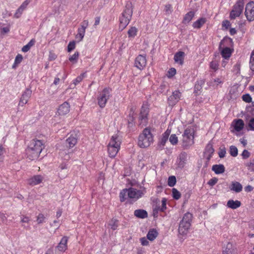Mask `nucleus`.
<instances>
[{
  "mask_svg": "<svg viewBox=\"0 0 254 254\" xmlns=\"http://www.w3.org/2000/svg\"><path fill=\"white\" fill-rule=\"evenodd\" d=\"M43 148V144L41 140H32L26 150L27 157L31 160L37 159Z\"/></svg>",
  "mask_w": 254,
  "mask_h": 254,
  "instance_id": "nucleus-1",
  "label": "nucleus"
},
{
  "mask_svg": "<svg viewBox=\"0 0 254 254\" xmlns=\"http://www.w3.org/2000/svg\"><path fill=\"white\" fill-rule=\"evenodd\" d=\"M121 140L117 134L113 135L108 145V152L110 157L114 158L120 149Z\"/></svg>",
  "mask_w": 254,
  "mask_h": 254,
  "instance_id": "nucleus-2",
  "label": "nucleus"
},
{
  "mask_svg": "<svg viewBox=\"0 0 254 254\" xmlns=\"http://www.w3.org/2000/svg\"><path fill=\"white\" fill-rule=\"evenodd\" d=\"M153 142V136L150 129L145 128L138 137V146L141 148L148 147Z\"/></svg>",
  "mask_w": 254,
  "mask_h": 254,
  "instance_id": "nucleus-3",
  "label": "nucleus"
},
{
  "mask_svg": "<svg viewBox=\"0 0 254 254\" xmlns=\"http://www.w3.org/2000/svg\"><path fill=\"white\" fill-rule=\"evenodd\" d=\"M133 12L132 3L130 2L127 3L126 8L120 18V27L124 29L129 23Z\"/></svg>",
  "mask_w": 254,
  "mask_h": 254,
  "instance_id": "nucleus-4",
  "label": "nucleus"
},
{
  "mask_svg": "<svg viewBox=\"0 0 254 254\" xmlns=\"http://www.w3.org/2000/svg\"><path fill=\"white\" fill-rule=\"evenodd\" d=\"M194 129L192 127L187 128L182 135V145L187 148L194 143Z\"/></svg>",
  "mask_w": 254,
  "mask_h": 254,
  "instance_id": "nucleus-5",
  "label": "nucleus"
},
{
  "mask_svg": "<svg viewBox=\"0 0 254 254\" xmlns=\"http://www.w3.org/2000/svg\"><path fill=\"white\" fill-rule=\"evenodd\" d=\"M111 89L105 88L99 93L97 100L100 108H103L106 106L107 101L111 96Z\"/></svg>",
  "mask_w": 254,
  "mask_h": 254,
  "instance_id": "nucleus-6",
  "label": "nucleus"
},
{
  "mask_svg": "<svg viewBox=\"0 0 254 254\" xmlns=\"http://www.w3.org/2000/svg\"><path fill=\"white\" fill-rule=\"evenodd\" d=\"M244 7V0H238L233 6L230 13V18L234 19L239 17L242 13Z\"/></svg>",
  "mask_w": 254,
  "mask_h": 254,
  "instance_id": "nucleus-7",
  "label": "nucleus"
},
{
  "mask_svg": "<svg viewBox=\"0 0 254 254\" xmlns=\"http://www.w3.org/2000/svg\"><path fill=\"white\" fill-rule=\"evenodd\" d=\"M88 26V21L87 20H83L80 24V27L78 28L77 34L75 36V38L77 40L78 42H80L83 39L85 30Z\"/></svg>",
  "mask_w": 254,
  "mask_h": 254,
  "instance_id": "nucleus-8",
  "label": "nucleus"
},
{
  "mask_svg": "<svg viewBox=\"0 0 254 254\" xmlns=\"http://www.w3.org/2000/svg\"><path fill=\"white\" fill-rule=\"evenodd\" d=\"M245 14L249 21L254 20V1H252L247 4Z\"/></svg>",
  "mask_w": 254,
  "mask_h": 254,
  "instance_id": "nucleus-9",
  "label": "nucleus"
},
{
  "mask_svg": "<svg viewBox=\"0 0 254 254\" xmlns=\"http://www.w3.org/2000/svg\"><path fill=\"white\" fill-rule=\"evenodd\" d=\"M128 197L135 200L142 197L145 192V190H137L134 188H130L127 189Z\"/></svg>",
  "mask_w": 254,
  "mask_h": 254,
  "instance_id": "nucleus-10",
  "label": "nucleus"
},
{
  "mask_svg": "<svg viewBox=\"0 0 254 254\" xmlns=\"http://www.w3.org/2000/svg\"><path fill=\"white\" fill-rule=\"evenodd\" d=\"M68 238L64 236L62 238L60 243L56 248V252L58 254H61L64 252L67 249V241Z\"/></svg>",
  "mask_w": 254,
  "mask_h": 254,
  "instance_id": "nucleus-11",
  "label": "nucleus"
},
{
  "mask_svg": "<svg viewBox=\"0 0 254 254\" xmlns=\"http://www.w3.org/2000/svg\"><path fill=\"white\" fill-rule=\"evenodd\" d=\"M167 199L165 198H163L161 200V204H157L153 206V214L154 217H158V213L159 211L164 212L167 208L166 207Z\"/></svg>",
  "mask_w": 254,
  "mask_h": 254,
  "instance_id": "nucleus-12",
  "label": "nucleus"
},
{
  "mask_svg": "<svg viewBox=\"0 0 254 254\" xmlns=\"http://www.w3.org/2000/svg\"><path fill=\"white\" fill-rule=\"evenodd\" d=\"M149 112V109L146 105H143L141 107L140 116H139V120L140 121V124H142V125H146L147 122V116Z\"/></svg>",
  "mask_w": 254,
  "mask_h": 254,
  "instance_id": "nucleus-13",
  "label": "nucleus"
},
{
  "mask_svg": "<svg viewBox=\"0 0 254 254\" xmlns=\"http://www.w3.org/2000/svg\"><path fill=\"white\" fill-rule=\"evenodd\" d=\"M181 96V93L179 91H175L168 99L169 106H174L179 102Z\"/></svg>",
  "mask_w": 254,
  "mask_h": 254,
  "instance_id": "nucleus-14",
  "label": "nucleus"
},
{
  "mask_svg": "<svg viewBox=\"0 0 254 254\" xmlns=\"http://www.w3.org/2000/svg\"><path fill=\"white\" fill-rule=\"evenodd\" d=\"M31 94V90L29 88H26L21 96L19 102V105L23 106L25 104H26L30 98Z\"/></svg>",
  "mask_w": 254,
  "mask_h": 254,
  "instance_id": "nucleus-15",
  "label": "nucleus"
},
{
  "mask_svg": "<svg viewBox=\"0 0 254 254\" xmlns=\"http://www.w3.org/2000/svg\"><path fill=\"white\" fill-rule=\"evenodd\" d=\"M146 64V59L145 56L142 55L138 56L135 60L134 65L139 69H143Z\"/></svg>",
  "mask_w": 254,
  "mask_h": 254,
  "instance_id": "nucleus-16",
  "label": "nucleus"
},
{
  "mask_svg": "<svg viewBox=\"0 0 254 254\" xmlns=\"http://www.w3.org/2000/svg\"><path fill=\"white\" fill-rule=\"evenodd\" d=\"M69 111V104L67 102H64L59 107L57 111V114L59 116H64L68 114Z\"/></svg>",
  "mask_w": 254,
  "mask_h": 254,
  "instance_id": "nucleus-17",
  "label": "nucleus"
},
{
  "mask_svg": "<svg viewBox=\"0 0 254 254\" xmlns=\"http://www.w3.org/2000/svg\"><path fill=\"white\" fill-rule=\"evenodd\" d=\"M44 177L40 175H35L27 180L28 184L30 186H36L41 183L44 180Z\"/></svg>",
  "mask_w": 254,
  "mask_h": 254,
  "instance_id": "nucleus-18",
  "label": "nucleus"
},
{
  "mask_svg": "<svg viewBox=\"0 0 254 254\" xmlns=\"http://www.w3.org/2000/svg\"><path fill=\"white\" fill-rule=\"evenodd\" d=\"M190 224L180 222L178 228V232L180 235L185 236L187 235L190 228Z\"/></svg>",
  "mask_w": 254,
  "mask_h": 254,
  "instance_id": "nucleus-19",
  "label": "nucleus"
},
{
  "mask_svg": "<svg viewBox=\"0 0 254 254\" xmlns=\"http://www.w3.org/2000/svg\"><path fill=\"white\" fill-rule=\"evenodd\" d=\"M214 151V149L213 147L212 144L210 143L207 144L204 151V155L207 160V163L209 161L210 159L212 157Z\"/></svg>",
  "mask_w": 254,
  "mask_h": 254,
  "instance_id": "nucleus-20",
  "label": "nucleus"
},
{
  "mask_svg": "<svg viewBox=\"0 0 254 254\" xmlns=\"http://www.w3.org/2000/svg\"><path fill=\"white\" fill-rule=\"evenodd\" d=\"M185 56V54L184 52L179 51L177 52L174 57L175 62L180 65H183Z\"/></svg>",
  "mask_w": 254,
  "mask_h": 254,
  "instance_id": "nucleus-21",
  "label": "nucleus"
},
{
  "mask_svg": "<svg viewBox=\"0 0 254 254\" xmlns=\"http://www.w3.org/2000/svg\"><path fill=\"white\" fill-rule=\"evenodd\" d=\"M77 139L75 134H71L66 139V146L68 148H72L77 143Z\"/></svg>",
  "mask_w": 254,
  "mask_h": 254,
  "instance_id": "nucleus-22",
  "label": "nucleus"
},
{
  "mask_svg": "<svg viewBox=\"0 0 254 254\" xmlns=\"http://www.w3.org/2000/svg\"><path fill=\"white\" fill-rule=\"evenodd\" d=\"M234 129L237 131H240L244 127V121L242 119L235 120L232 123Z\"/></svg>",
  "mask_w": 254,
  "mask_h": 254,
  "instance_id": "nucleus-23",
  "label": "nucleus"
},
{
  "mask_svg": "<svg viewBox=\"0 0 254 254\" xmlns=\"http://www.w3.org/2000/svg\"><path fill=\"white\" fill-rule=\"evenodd\" d=\"M234 252L233 245L230 242H227L223 247L222 254H232Z\"/></svg>",
  "mask_w": 254,
  "mask_h": 254,
  "instance_id": "nucleus-24",
  "label": "nucleus"
},
{
  "mask_svg": "<svg viewBox=\"0 0 254 254\" xmlns=\"http://www.w3.org/2000/svg\"><path fill=\"white\" fill-rule=\"evenodd\" d=\"M171 131L167 129L163 134L160 140L159 141V145L160 147H163L168 140L169 136Z\"/></svg>",
  "mask_w": 254,
  "mask_h": 254,
  "instance_id": "nucleus-25",
  "label": "nucleus"
},
{
  "mask_svg": "<svg viewBox=\"0 0 254 254\" xmlns=\"http://www.w3.org/2000/svg\"><path fill=\"white\" fill-rule=\"evenodd\" d=\"M241 205V202L239 200H233L230 199L227 203V206L233 209H235L239 207Z\"/></svg>",
  "mask_w": 254,
  "mask_h": 254,
  "instance_id": "nucleus-26",
  "label": "nucleus"
},
{
  "mask_svg": "<svg viewBox=\"0 0 254 254\" xmlns=\"http://www.w3.org/2000/svg\"><path fill=\"white\" fill-rule=\"evenodd\" d=\"M212 170L216 174H220L225 172V168L222 164L214 165L212 167Z\"/></svg>",
  "mask_w": 254,
  "mask_h": 254,
  "instance_id": "nucleus-27",
  "label": "nucleus"
},
{
  "mask_svg": "<svg viewBox=\"0 0 254 254\" xmlns=\"http://www.w3.org/2000/svg\"><path fill=\"white\" fill-rule=\"evenodd\" d=\"M243 189L242 185L238 182H232L230 187V190L236 192H239L242 191Z\"/></svg>",
  "mask_w": 254,
  "mask_h": 254,
  "instance_id": "nucleus-28",
  "label": "nucleus"
},
{
  "mask_svg": "<svg viewBox=\"0 0 254 254\" xmlns=\"http://www.w3.org/2000/svg\"><path fill=\"white\" fill-rule=\"evenodd\" d=\"M187 154L185 152L181 153L179 156V162L178 166L180 168H183L187 161Z\"/></svg>",
  "mask_w": 254,
  "mask_h": 254,
  "instance_id": "nucleus-29",
  "label": "nucleus"
},
{
  "mask_svg": "<svg viewBox=\"0 0 254 254\" xmlns=\"http://www.w3.org/2000/svg\"><path fill=\"white\" fill-rule=\"evenodd\" d=\"M192 215L190 212L185 213L183 217L182 220L180 222H183L184 223H187L191 225L192 221Z\"/></svg>",
  "mask_w": 254,
  "mask_h": 254,
  "instance_id": "nucleus-30",
  "label": "nucleus"
},
{
  "mask_svg": "<svg viewBox=\"0 0 254 254\" xmlns=\"http://www.w3.org/2000/svg\"><path fill=\"white\" fill-rule=\"evenodd\" d=\"M134 214L136 217L140 218H145L147 217V212L142 209L135 210Z\"/></svg>",
  "mask_w": 254,
  "mask_h": 254,
  "instance_id": "nucleus-31",
  "label": "nucleus"
},
{
  "mask_svg": "<svg viewBox=\"0 0 254 254\" xmlns=\"http://www.w3.org/2000/svg\"><path fill=\"white\" fill-rule=\"evenodd\" d=\"M194 16V12L193 11H190L188 12L185 15L183 20V22L185 24L189 23L191 20Z\"/></svg>",
  "mask_w": 254,
  "mask_h": 254,
  "instance_id": "nucleus-32",
  "label": "nucleus"
},
{
  "mask_svg": "<svg viewBox=\"0 0 254 254\" xmlns=\"http://www.w3.org/2000/svg\"><path fill=\"white\" fill-rule=\"evenodd\" d=\"M158 236L157 231L153 229L149 231L147 235V238L150 241H153Z\"/></svg>",
  "mask_w": 254,
  "mask_h": 254,
  "instance_id": "nucleus-33",
  "label": "nucleus"
},
{
  "mask_svg": "<svg viewBox=\"0 0 254 254\" xmlns=\"http://www.w3.org/2000/svg\"><path fill=\"white\" fill-rule=\"evenodd\" d=\"M221 53L223 58L228 59L231 55L232 51L230 48L226 47L222 49Z\"/></svg>",
  "mask_w": 254,
  "mask_h": 254,
  "instance_id": "nucleus-34",
  "label": "nucleus"
},
{
  "mask_svg": "<svg viewBox=\"0 0 254 254\" xmlns=\"http://www.w3.org/2000/svg\"><path fill=\"white\" fill-rule=\"evenodd\" d=\"M206 22L204 18H201L193 22L192 26L194 28H200Z\"/></svg>",
  "mask_w": 254,
  "mask_h": 254,
  "instance_id": "nucleus-35",
  "label": "nucleus"
},
{
  "mask_svg": "<svg viewBox=\"0 0 254 254\" xmlns=\"http://www.w3.org/2000/svg\"><path fill=\"white\" fill-rule=\"evenodd\" d=\"M35 43V40L33 39H31L27 44L23 46L22 48V51L23 52H28L30 48L34 46Z\"/></svg>",
  "mask_w": 254,
  "mask_h": 254,
  "instance_id": "nucleus-36",
  "label": "nucleus"
},
{
  "mask_svg": "<svg viewBox=\"0 0 254 254\" xmlns=\"http://www.w3.org/2000/svg\"><path fill=\"white\" fill-rule=\"evenodd\" d=\"M138 30L135 27H131L128 31L129 38H133L136 35Z\"/></svg>",
  "mask_w": 254,
  "mask_h": 254,
  "instance_id": "nucleus-37",
  "label": "nucleus"
},
{
  "mask_svg": "<svg viewBox=\"0 0 254 254\" xmlns=\"http://www.w3.org/2000/svg\"><path fill=\"white\" fill-rule=\"evenodd\" d=\"M229 153L234 157L237 156L238 154V150L237 147L234 145L230 146L229 148Z\"/></svg>",
  "mask_w": 254,
  "mask_h": 254,
  "instance_id": "nucleus-38",
  "label": "nucleus"
},
{
  "mask_svg": "<svg viewBox=\"0 0 254 254\" xmlns=\"http://www.w3.org/2000/svg\"><path fill=\"white\" fill-rule=\"evenodd\" d=\"M109 225L113 230H115L118 227V221L116 219H112L109 222Z\"/></svg>",
  "mask_w": 254,
  "mask_h": 254,
  "instance_id": "nucleus-39",
  "label": "nucleus"
},
{
  "mask_svg": "<svg viewBox=\"0 0 254 254\" xmlns=\"http://www.w3.org/2000/svg\"><path fill=\"white\" fill-rule=\"evenodd\" d=\"M127 196L128 197L127 189H124L122 190L120 193L121 201L124 202L126 199Z\"/></svg>",
  "mask_w": 254,
  "mask_h": 254,
  "instance_id": "nucleus-40",
  "label": "nucleus"
},
{
  "mask_svg": "<svg viewBox=\"0 0 254 254\" xmlns=\"http://www.w3.org/2000/svg\"><path fill=\"white\" fill-rule=\"evenodd\" d=\"M23 60V57L20 54H18L14 60V63L13 65H12L13 68H15L17 65L19 64Z\"/></svg>",
  "mask_w": 254,
  "mask_h": 254,
  "instance_id": "nucleus-41",
  "label": "nucleus"
},
{
  "mask_svg": "<svg viewBox=\"0 0 254 254\" xmlns=\"http://www.w3.org/2000/svg\"><path fill=\"white\" fill-rule=\"evenodd\" d=\"M176 183V177L174 176H171L169 177L168 180V185L169 186L172 187L175 185Z\"/></svg>",
  "mask_w": 254,
  "mask_h": 254,
  "instance_id": "nucleus-42",
  "label": "nucleus"
},
{
  "mask_svg": "<svg viewBox=\"0 0 254 254\" xmlns=\"http://www.w3.org/2000/svg\"><path fill=\"white\" fill-rule=\"evenodd\" d=\"M169 141L172 145H176L178 142V137L175 134H172L170 136Z\"/></svg>",
  "mask_w": 254,
  "mask_h": 254,
  "instance_id": "nucleus-43",
  "label": "nucleus"
},
{
  "mask_svg": "<svg viewBox=\"0 0 254 254\" xmlns=\"http://www.w3.org/2000/svg\"><path fill=\"white\" fill-rule=\"evenodd\" d=\"M172 196L175 199H179L181 196V193L175 188L172 189Z\"/></svg>",
  "mask_w": 254,
  "mask_h": 254,
  "instance_id": "nucleus-44",
  "label": "nucleus"
},
{
  "mask_svg": "<svg viewBox=\"0 0 254 254\" xmlns=\"http://www.w3.org/2000/svg\"><path fill=\"white\" fill-rule=\"evenodd\" d=\"M85 75L86 73L84 72L77 76L73 81V83L74 85H76L77 84L80 82L82 80L83 78L85 76Z\"/></svg>",
  "mask_w": 254,
  "mask_h": 254,
  "instance_id": "nucleus-45",
  "label": "nucleus"
},
{
  "mask_svg": "<svg viewBox=\"0 0 254 254\" xmlns=\"http://www.w3.org/2000/svg\"><path fill=\"white\" fill-rule=\"evenodd\" d=\"M223 83V80L219 78H217L216 79H213L211 80V83L213 86H217L219 84H221Z\"/></svg>",
  "mask_w": 254,
  "mask_h": 254,
  "instance_id": "nucleus-46",
  "label": "nucleus"
},
{
  "mask_svg": "<svg viewBox=\"0 0 254 254\" xmlns=\"http://www.w3.org/2000/svg\"><path fill=\"white\" fill-rule=\"evenodd\" d=\"M250 66L251 70L254 71V50L252 52L251 56Z\"/></svg>",
  "mask_w": 254,
  "mask_h": 254,
  "instance_id": "nucleus-47",
  "label": "nucleus"
},
{
  "mask_svg": "<svg viewBox=\"0 0 254 254\" xmlns=\"http://www.w3.org/2000/svg\"><path fill=\"white\" fill-rule=\"evenodd\" d=\"M79 56L78 52H75L73 55L69 58V60L73 63H76Z\"/></svg>",
  "mask_w": 254,
  "mask_h": 254,
  "instance_id": "nucleus-48",
  "label": "nucleus"
},
{
  "mask_svg": "<svg viewBox=\"0 0 254 254\" xmlns=\"http://www.w3.org/2000/svg\"><path fill=\"white\" fill-rule=\"evenodd\" d=\"M45 217L42 213L39 214L37 217V222L38 224L43 223L45 222Z\"/></svg>",
  "mask_w": 254,
  "mask_h": 254,
  "instance_id": "nucleus-49",
  "label": "nucleus"
},
{
  "mask_svg": "<svg viewBox=\"0 0 254 254\" xmlns=\"http://www.w3.org/2000/svg\"><path fill=\"white\" fill-rule=\"evenodd\" d=\"M246 165L249 169H251L252 171L254 172V159L250 160Z\"/></svg>",
  "mask_w": 254,
  "mask_h": 254,
  "instance_id": "nucleus-50",
  "label": "nucleus"
},
{
  "mask_svg": "<svg viewBox=\"0 0 254 254\" xmlns=\"http://www.w3.org/2000/svg\"><path fill=\"white\" fill-rule=\"evenodd\" d=\"M250 155H251L250 152L248 150H246V149L244 150L241 154V156L243 159H246L249 158Z\"/></svg>",
  "mask_w": 254,
  "mask_h": 254,
  "instance_id": "nucleus-51",
  "label": "nucleus"
},
{
  "mask_svg": "<svg viewBox=\"0 0 254 254\" xmlns=\"http://www.w3.org/2000/svg\"><path fill=\"white\" fill-rule=\"evenodd\" d=\"M165 11L166 14H170L173 11L172 5L170 4H166L165 7Z\"/></svg>",
  "mask_w": 254,
  "mask_h": 254,
  "instance_id": "nucleus-52",
  "label": "nucleus"
},
{
  "mask_svg": "<svg viewBox=\"0 0 254 254\" xmlns=\"http://www.w3.org/2000/svg\"><path fill=\"white\" fill-rule=\"evenodd\" d=\"M242 99L246 103H250L252 102V98L251 96L248 94L243 95L242 96Z\"/></svg>",
  "mask_w": 254,
  "mask_h": 254,
  "instance_id": "nucleus-53",
  "label": "nucleus"
},
{
  "mask_svg": "<svg viewBox=\"0 0 254 254\" xmlns=\"http://www.w3.org/2000/svg\"><path fill=\"white\" fill-rule=\"evenodd\" d=\"M75 47V43L74 41L70 42L67 46V51L68 52H71L74 50Z\"/></svg>",
  "mask_w": 254,
  "mask_h": 254,
  "instance_id": "nucleus-54",
  "label": "nucleus"
},
{
  "mask_svg": "<svg viewBox=\"0 0 254 254\" xmlns=\"http://www.w3.org/2000/svg\"><path fill=\"white\" fill-rule=\"evenodd\" d=\"M210 67L211 68L216 70L218 69V63L216 61H212L210 64Z\"/></svg>",
  "mask_w": 254,
  "mask_h": 254,
  "instance_id": "nucleus-55",
  "label": "nucleus"
},
{
  "mask_svg": "<svg viewBox=\"0 0 254 254\" xmlns=\"http://www.w3.org/2000/svg\"><path fill=\"white\" fill-rule=\"evenodd\" d=\"M218 179L214 177L212 179H211L207 183L208 185H209L211 187H213L218 182Z\"/></svg>",
  "mask_w": 254,
  "mask_h": 254,
  "instance_id": "nucleus-56",
  "label": "nucleus"
},
{
  "mask_svg": "<svg viewBox=\"0 0 254 254\" xmlns=\"http://www.w3.org/2000/svg\"><path fill=\"white\" fill-rule=\"evenodd\" d=\"M30 221V218L29 217L25 215L21 216L20 221L21 223H29Z\"/></svg>",
  "mask_w": 254,
  "mask_h": 254,
  "instance_id": "nucleus-57",
  "label": "nucleus"
},
{
  "mask_svg": "<svg viewBox=\"0 0 254 254\" xmlns=\"http://www.w3.org/2000/svg\"><path fill=\"white\" fill-rule=\"evenodd\" d=\"M248 127H250V130H254V118L250 120L248 123Z\"/></svg>",
  "mask_w": 254,
  "mask_h": 254,
  "instance_id": "nucleus-58",
  "label": "nucleus"
},
{
  "mask_svg": "<svg viewBox=\"0 0 254 254\" xmlns=\"http://www.w3.org/2000/svg\"><path fill=\"white\" fill-rule=\"evenodd\" d=\"M176 73V70L174 68H171L168 72V76L169 77H172Z\"/></svg>",
  "mask_w": 254,
  "mask_h": 254,
  "instance_id": "nucleus-59",
  "label": "nucleus"
},
{
  "mask_svg": "<svg viewBox=\"0 0 254 254\" xmlns=\"http://www.w3.org/2000/svg\"><path fill=\"white\" fill-rule=\"evenodd\" d=\"M226 153V149L225 148H223L220 149L219 153H218V155H219V156L220 158H222L225 157Z\"/></svg>",
  "mask_w": 254,
  "mask_h": 254,
  "instance_id": "nucleus-60",
  "label": "nucleus"
},
{
  "mask_svg": "<svg viewBox=\"0 0 254 254\" xmlns=\"http://www.w3.org/2000/svg\"><path fill=\"white\" fill-rule=\"evenodd\" d=\"M222 27L227 29L231 25L230 22L228 20H224L222 23Z\"/></svg>",
  "mask_w": 254,
  "mask_h": 254,
  "instance_id": "nucleus-61",
  "label": "nucleus"
},
{
  "mask_svg": "<svg viewBox=\"0 0 254 254\" xmlns=\"http://www.w3.org/2000/svg\"><path fill=\"white\" fill-rule=\"evenodd\" d=\"M29 3V1L28 0L24 1L19 8L23 11L26 8Z\"/></svg>",
  "mask_w": 254,
  "mask_h": 254,
  "instance_id": "nucleus-62",
  "label": "nucleus"
},
{
  "mask_svg": "<svg viewBox=\"0 0 254 254\" xmlns=\"http://www.w3.org/2000/svg\"><path fill=\"white\" fill-rule=\"evenodd\" d=\"M23 11L22 10L20 9V8H18L14 14V17L17 18H19L21 16Z\"/></svg>",
  "mask_w": 254,
  "mask_h": 254,
  "instance_id": "nucleus-63",
  "label": "nucleus"
},
{
  "mask_svg": "<svg viewBox=\"0 0 254 254\" xmlns=\"http://www.w3.org/2000/svg\"><path fill=\"white\" fill-rule=\"evenodd\" d=\"M140 242H141V245L143 246H147L149 244L148 241L145 237L141 238Z\"/></svg>",
  "mask_w": 254,
  "mask_h": 254,
  "instance_id": "nucleus-64",
  "label": "nucleus"
}]
</instances>
